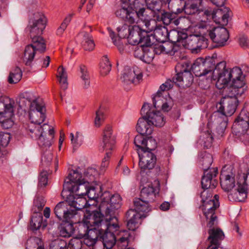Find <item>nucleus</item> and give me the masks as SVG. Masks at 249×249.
<instances>
[{
	"label": "nucleus",
	"instance_id": "obj_1",
	"mask_svg": "<svg viewBox=\"0 0 249 249\" xmlns=\"http://www.w3.org/2000/svg\"><path fill=\"white\" fill-rule=\"evenodd\" d=\"M46 23L47 19L41 13H35L29 20L26 30L29 32L33 44L27 45L24 50V61L26 66H31L36 51L43 53L46 50L45 41L41 35Z\"/></svg>",
	"mask_w": 249,
	"mask_h": 249
},
{
	"label": "nucleus",
	"instance_id": "obj_2",
	"mask_svg": "<svg viewBox=\"0 0 249 249\" xmlns=\"http://www.w3.org/2000/svg\"><path fill=\"white\" fill-rule=\"evenodd\" d=\"M121 7L115 14L117 17L129 23L134 24L138 19L144 21L146 27L150 25L151 16L146 11V0H120Z\"/></svg>",
	"mask_w": 249,
	"mask_h": 249
},
{
	"label": "nucleus",
	"instance_id": "obj_3",
	"mask_svg": "<svg viewBox=\"0 0 249 249\" xmlns=\"http://www.w3.org/2000/svg\"><path fill=\"white\" fill-rule=\"evenodd\" d=\"M26 132L33 139L37 140L40 147L47 148L52 145L54 136L53 127L47 124H40L29 123L25 124Z\"/></svg>",
	"mask_w": 249,
	"mask_h": 249
},
{
	"label": "nucleus",
	"instance_id": "obj_4",
	"mask_svg": "<svg viewBox=\"0 0 249 249\" xmlns=\"http://www.w3.org/2000/svg\"><path fill=\"white\" fill-rule=\"evenodd\" d=\"M97 233L99 240L102 242L106 249H112L115 245L120 249H126L129 244L134 240V235L126 230L120 231L118 235L119 237L118 239L115 234L111 232L98 230Z\"/></svg>",
	"mask_w": 249,
	"mask_h": 249
},
{
	"label": "nucleus",
	"instance_id": "obj_5",
	"mask_svg": "<svg viewBox=\"0 0 249 249\" xmlns=\"http://www.w3.org/2000/svg\"><path fill=\"white\" fill-rule=\"evenodd\" d=\"M82 175L76 170H71L64 180L62 195L66 191L76 192L78 196H84L88 194L89 189L88 188L89 182L82 179Z\"/></svg>",
	"mask_w": 249,
	"mask_h": 249
},
{
	"label": "nucleus",
	"instance_id": "obj_6",
	"mask_svg": "<svg viewBox=\"0 0 249 249\" xmlns=\"http://www.w3.org/2000/svg\"><path fill=\"white\" fill-rule=\"evenodd\" d=\"M202 33L215 44L213 47H223L229 38L228 30L224 27H212L209 24H205L201 28Z\"/></svg>",
	"mask_w": 249,
	"mask_h": 249
},
{
	"label": "nucleus",
	"instance_id": "obj_7",
	"mask_svg": "<svg viewBox=\"0 0 249 249\" xmlns=\"http://www.w3.org/2000/svg\"><path fill=\"white\" fill-rule=\"evenodd\" d=\"M249 112L242 109L235 120L232 126L233 133L245 144L249 142Z\"/></svg>",
	"mask_w": 249,
	"mask_h": 249
},
{
	"label": "nucleus",
	"instance_id": "obj_8",
	"mask_svg": "<svg viewBox=\"0 0 249 249\" xmlns=\"http://www.w3.org/2000/svg\"><path fill=\"white\" fill-rule=\"evenodd\" d=\"M99 209L105 214H114L121 207V197L119 194H111L108 191L102 193L100 197Z\"/></svg>",
	"mask_w": 249,
	"mask_h": 249
},
{
	"label": "nucleus",
	"instance_id": "obj_9",
	"mask_svg": "<svg viewBox=\"0 0 249 249\" xmlns=\"http://www.w3.org/2000/svg\"><path fill=\"white\" fill-rule=\"evenodd\" d=\"M191 63L189 61L178 62L175 67L177 73L174 80L178 82V87H190L194 81V77L191 72L190 66Z\"/></svg>",
	"mask_w": 249,
	"mask_h": 249
},
{
	"label": "nucleus",
	"instance_id": "obj_10",
	"mask_svg": "<svg viewBox=\"0 0 249 249\" xmlns=\"http://www.w3.org/2000/svg\"><path fill=\"white\" fill-rule=\"evenodd\" d=\"M211 80H216V87L220 89L231 81V73L230 69L226 68L225 61H223L215 65Z\"/></svg>",
	"mask_w": 249,
	"mask_h": 249
},
{
	"label": "nucleus",
	"instance_id": "obj_11",
	"mask_svg": "<svg viewBox=\"0 0 249 249\" xmlns=\"http://www.w3.org/2000/svg\"><path fill=\"white\" fill-rule=\"evenodd\" d=\"M214 67L213 60H204L200 57L197 58L193 65L191 64L190 68L196 77L206 76L207 79L211 80Z\"/></svg>",
	"mask_w": 249,
	"mask_h": 249
},
{
	"label": "nucleus",
	"instance_id": "obj_12",
	"mask_svg": "<svg viewBox=\"0 0 249 249\" xmlns=\"http://www.w3.org/2000/svg\"><path fill=\"white\" fill-rule=\"evenodd\" d=\"M130 29V35L128 36V42L129 44L132 45L141 44V45L147 46L152 44L150 32L147 30L142 29L136 25L131 26Z\"/></svg>",
	"mask_w": 249,
	"mask_h": 249
},
{
	"label": "nucleus",
	"instance_id": "obj_13",
	"mask_svg": "<svg viewBox=\"0 0 249 249\" xmlns=\"http://www.w3.org/2000/svg\"><path fill=\"white\" fill-rule=\"evenodd\" d=\"M202 205L200 206L206 217L210 216V214H214L216 209L219 207V196L218 195H213L209 191H203L200 194Z\"/></svg>",
	"mask_w": 249,
	"mask_h": 249
},
{
	"label": "nucleus",
	"instance_id": "obj_14",
	"mask_svg": "<svg viewBox=\"0 0 249 249\" xmlns=\"http://www.w3.org/2000/svg\"><path fill=\"white\" fill-rule=\"evenodd\" d=\"M142 115L145 114L147 119L154 125L157 127H162L165 123V120L161 112L156 111L154 108L150 107L148 103H144L142 106L141 111Z\"/></svg>",
	"mask_w": 249,
	"mask_h": 249
},
{
	"label": "nucleus",
	"instance_id": "obj_15",
	"mask_svg": "<svg viewBox=\"0 0 249 249\" xmlns=\"http://www.w3.org/2000/svg\"><path fill=\"white\" fill-rule=\"evenodd\" d=\"M103 143V148L106 153L102 161L109 162L111 151L114 149L116 143V137L113 134L112 127L109 125H107L104 130Z\"/></svg>",
	"mask_w": 249,
	"mask_h": 249
},
{
	"label": "nucleus",
	"instance_id": "obj_16",
	"mask_svg": "<svg viewBox=\"0 0 249 249\" xmlns=\"http://www.w3.org/2000/svg\"><path fill=\"white\" fill-rule=\"evenodd\" d=\"M46 108L43 103L37 100H34L31 104L29 118L31 122L35 124H41L46 119Z\"/></svg>",
	"mask_w": 249,
	"mask_h": 249
},
{
	"label": "nucleus",
	"instance_id": "obj_17",
	"mask_svg": "<svg viewBox=\"0 0 249 249\" xmlns=\"http://www.w3.org/2000/svg\"><path fill=\"white\" fill-rule=\"evenodd\" d=\"M131 26H128L127 24H124L121 27H118L117 28L118 32V36L119 38L117 39L115 33L110 28H108L109 36L112 40L113 44L117 46L119 51L122 53L124 50V45L123 43L121 38H124L129 36L130 33V27Z\"/></svg>",
	"mask_w": 249,
	"mask_h": 249
},
{
	"label": "nucleus",
	"instance_id": "obj_18",
	"mask_svg": "<svg viewBox=\"0 0 249 249\" xmlns=\"http://www.w3.org/2000/svg\"><path fill=\"white\" fill-rule=\"evenodd\" d=\"M238 103L237 98L223 97L216 106L217 111L226 116H231L235 112Z\"/></svg>",
	"mask_w": 249,
	"mask_h": 249
},
{
	"label": "nucleus",
	"instance_id": "obj_19",
	"mask_svg": "<svg viewBox=\"0 0 249 249\" xmlns=\"http://www.w3.org/2000/svg\"><path fill=\"white\" fill-rule=\"evenodd\" d=\"M54 213L60 221H67L73 219L77 215L75 210H72L71 207H68L67 202H60L54 207Z\"/></svg>",
	"mask_w": 249,
	"mask_h": 249
},
{
	"label": "nucleus",
	"instance_id": "obj_20",
	"mask_svg": "<svg viewBox=\"0 0 249 249\" xmlns=\"http://www.w3.org/2000/svg\"><path fill=\"white\" fill-rule=\"evenodd\" d=\"M146 217L144 214H141L134 211L132 209L127 211L125 214L126 221H127V227L129 231H127L131 233L132 235H134V239L135 238L134 231L138 229L142 223V219Z\"/></svg>",
	"mask_w": 249,
	"mask_h": 249
},
{
	"label": "nucleus",
	"instance_id": "obj_21",
	"mask_svg": "<svg viewBox=\"0 0 249 249\" xmlns=\"http://www.w3.org/2000/svg\"><path fill=\"white\" fill-rule=\"evenodd\" d=\"M139 157V166L141 172L152 169L156 163L157 158L154 154L150 151H143L138 153Z\"/></svg>",
	"mask_w": 249,
	"mask_h": 249
},
{
	"label": "nucleus",
	"instance_id": "obj_22",
	"mask_svg": "<svg viewBox=\"0 0 249 249\" xmlns=\"http://www.w3.org/2000/svg\"><path fill=\"white\" fill-rule=\"evenodd\" d=\"M103 213L99 209V211L86 210L84 217L91 227H95L97 229H100V227L103 228L106 218V214Z\"/></svg>",
	"mask_w": 249,
	"mask_h": 249
},
{
	"label": "nucleus",
	"instance_id": "obj_23",
	"mask_svg": "<svg viewBox=\"0 0 249 249\" xmlns=\"http://www.w3.org/2000/svg\"><path fill=\"white\" fill-rule=\"evenodd\" d=\"M218 174L217 168H212L209 171H204L201 178V186L204 191L209 188L214 189L218 184L216 177Z\"/></svg>",
	"mask_w": 249,
	"mask_h": 249
},
{
	"label": "nucleus",
	"instance_id": "obj_24",
	"mask_svg": "<svg viewBox=\"0 0 249 249\" xmlns=\"http://www.w3.org/2000/svg\"><path fill=\"white\" fill-rule=\"evenodd\" d=\"M248 173L244 176V180L242 183H238V188L236 191L230 194L228 196L229 199L238 202H243L247 197L248 185L247 183Z\"/></svg>",
	"mask_w": 249,
	"mask_h": 249
},
{
	"label": "nucleus",
	"instance_id": "obj_25",
	"mask_svg": "<svg viewBox=\"0 0 249 249\" xmlns=\"http://www.w3.org/2000/svg\"><path fill=\"white\" fill-rule=\"evenodd\" d=\"M208 233L209 235L207 240L209 241L210 245L207 249H217L219 248L221 242L225 237L222 230L218 228H213L208 230Z\"/></svg>",
	"mask_w": 249,
	"mask_h": 249
},
{
	"label": "nucleus",
	"instance_id": "obj_26",
	"mask_svg": "<svg viewBox=\"0 0 249 249\" xmlns=\"http://www.w3.org/2000/svg\"><path fill=\"white\" fill-rule=\"evenodd\" d=\"M220 185L225 192L231 191L235 186L234 175L233 173H228L222 168L220 177Z\"/></svg>",
	"mask_w": 249,
	"mask_h": 249
},
{
	"label": "nucleus",
	"instance_id": "obj_27",
	"mask_svg": "<svg viewBox=\"0 0 249 249\" xmlns=\"http://www.w3.org/2000/svg\"><path fill=\"white\" fill-rule=\"evenodd\" d=\"M231 12L228 7L223 6L213 12V19L217 24L223 26H226L228 23V18Z\"/></svg>",
	"mask_w": 249,
	"mask_h": 249
},
{
	"label": "nucleus",
	"instance_id": "obj_28",
	"mask_svg": "<svg viewBox=\"0 0 249 249\" xmlns=\"http://www.w3.org/2000/svg\"><path fill=\"white\" fill-rule=\"evenodd\" d=\"M14 102L7 97H0V116L6 115L11 117L14 115Z\"/></svg>",
	"mask_w": 249,
	"mask_h": 249
},
{
	"label": "nucleus",
	"instance_id": "obj_29",
	"mask_svg": "<svg viewBox=\"0 0 249 249\" xmlns=\"http://www.w3.org/2000/svg\"><path fill=\"white\" fill-rule=\"evenodd\" d=\"M135 70H129L127 72H124L121 79L124 83V86L129 85L133 84H138L141 80H142V72L136 73Z\"/></svg>",
	"mask_w": 249,
	"mask_h": 249
},
{
	"label": "nucleus",
	"instance_id": "obj_30",
	"mask_svg": "<svg viewBox=\"0 0 249 249\" xmlns=\"http://www.w3.org/2000/svg\"><path fill=\"white\" fill-rule=\"evenodd\" d=\"M120 227L118 222V219L114 214H106L105 223L103 228L99 230L105 231L114 233L119 230Z\"/></svg>",
	"mask_w": 249,
	"mask_h": 249
},
{
	"label": "nucleus",
	"instance_id": "obj_31",
	"mask_svg": "<svg viewBox=\"0 0 249 249\" xmlns=\"http://www.w3.org/2000/svg\"><path fill=\"white\" fill-rule=\"evenodd\" d=\"M153 127L145 115L139 118L136 125L137 132L142 135L148 136L153 132Z\"/></svg>",
	"mask_w": 249,
	"mask_h": 249
},
{
	"label": "nucleus",
	"instance_id": "obj_32",
	"mask_svg": "<svg viewBox=\"0 0 249 249\" xmlns=\"http://www.w3.org/2000/svg\"><path fill=\"white\" fill-rule=\"evenodd\" d=\"M153 43L149 46H145L142 45L141 49H139L135 52V54H137L140 59L147 63H149L154 58V53L152 50Z\"/></svg>",
	"mask_w": 249,
	"mask_h": 249
},
{
	"label": "nucleus",
	"instance_id": "obj_33",
	"mask_svg": "<svg viewBox=\"0 0 249 249\" xmlns=\"http://www.w3.org/2000/svg\"><path fill=\"white\" fill-rule=\"evenodd\" d=\"M74 223H76L74 219L67 221H62L61 224L58 227L60 236L65 238L71 237L75 231L73 227Z\"/></svg>",
	"mask_w": 249,
	"mask_h": 249
},
{
	"label": "nucleus",
	"instance_id": "obj_34",
	"mask_svg": "<svg viewBox=\"0 0 249 249\" xmlns=\"http://www.w3.org/2000/svg\"><path fill=\"white\" fill-rule=\"evenodd\" d=\"M74 229L75 231L77 232V236L79 238H83L88 235L90 230H97L96 228H91L84 217L82 221L77 223Z\"/></svg>",
	"mask_w": 249,
	"mask_h": 249
},
{
	"label": "nucleus",
	"instance_id": "obj_35",
	"mask_svg": "<svg viewBox=\"0 0 249 249\" xmlns=\"http://www.w3.org/2000/svg\"><path fill=\"white\" fill-rule=\"evenodd\" d=\"M213 162L212 155L206 151L201 152L198 155V165L203 171H209Z\"/></svg>",
	"mask_w": 249,
	"mask_h": 249
},
{
	"label": "nucleus",
	"instance_id": "obj_36",
	"mask_svg": "<svg viewBox=\"0 0 249 249\" xmlns=\"http://www.w3.org/2000/svg\"><path fill=\"white\" fill-rule=\"evenodd\" d=\"M157 15L160 16L159 18H157V19L161 20L165 25H168L173 23L177 25L179 22L177 19V15L172 12L171 13L164 10H160Z\"/></svg>",
	"mask_w": 249,
	"mask_h": 249
},
{
	"label": "nucleus",
	"instance_id": "obj_37",
	"mask_svg": "<svg viewBox=\"0 0 249 249\" xmlns=\"http://www.w3.org/2000/svg\"><path fill=\"white\" fill-rule=\"evenodd\" d=\"M98 231V229L90 230L89 233L83 238L84 244L89 247H91V249H97V245L99 244Z\"/></svg>",
	"mask_w": 249,
	"mask_h": 249
},
{
	"label": "nucleus",
	"instance_id": "obj_38",
	"mask_svg": "<svg viewBox=\"0 0 249 249\" xmlns=\"http://www.w3.org/2000/svg\"><path fill=\"white\" fill-rule=\"evenodd\" d=\"M133 202L135 207L134 211L141 214H144L146 216V213L151 210L149 204L150 202L142 200L141 198H135Z\"/></svg>",
	"mask_w": 249,
	"mask_h": 249
},
{
	"label": "nucleus",
	"instance_id": "obj_39",
	"mask_svg": "<svg viewBox=\"0 0 249 249\" xmlns=\"http://www.w3.org/2000/svg\"><path fill=\"white\" fill-rule=\"evenodd\" d=\"M156 191L152 185L144 187L141 191L140 198L147 202H153L156 198Z\"/></svg>",
	"mask_w": 249,
	"mask_h": 249
},
{
	"label": "nucleus",
	"instance_id": "obj_40",
	"mask_svg": "<svg viewBox=\"0 0 249 249\" xmlns=\"http://www.w3.org/2000/svg\"><path fill=\"white\" fill-rule=\"evenodd\" d=\"M146 11L149 16H151V19L153 18H159L160 16L157 14L160 10V5L157 0H146Z\"/></svg>",
	"mask_w": 249,
	"mask_h": 249
},
{
	"label": "nucleus",
	"instance_id": "obj_41",
	"mask_svg": "<svg viewBox=\"0 0 249 249\" xmlns=\"http://www.w3.org/2000/svg\"><path fill=\"white\" fill-rule=\"evenodd\" d=\"M187 37V34L186 33L176 30H173L169 32L168 39L173 44L178 42H181L182 45H184V41Z\"/></svg>",
	"mask_w": 249,
	"mask_h": 249
},
{
	"label": "nucleus",
	"instance_id": "obj_42",
	"mask_svg": "<svg viewBox=\"0 0 249 249\" xmlns=\"http://www.w3.org/2000/svg\"><path fill=\"white\" fill-rule=\"evenodd\" d=\"M185 2V0H169L168 3V8L172 13L177 15L183 12Z\"/></svg>",
	"mask_w": 249,
	"mask_h": 249
},
{
	"label": "nucleus",
	"instance_id": "obj_43",
	"mask_svg": "<svg viewBox=\"0 0 249 249\" xmlns=\"http://www.w3.org/2000/svg\"><path fill=\"white\" fill-rule=\"evenodd\" d=\"M161 92L158 91L157 94L152 98L153 104L155 108H158L161 107L162 110L164 111H168L172 106L169 105L167 102L163 103L162 102V97H161Z\"/></svg>",
	"mask_w": 249,
	"mask_h": 249
},
{
	"label": "nucleus",
	"instance_id": "obj_44",
	"mask_svg": "<svg viewBox=\"0 0 249 249\" xmlns=\"http://www.w3.org/2000/svg\"><path fill=\"white\" fill-rule=\"evenodd\" d=\"M199 5L197 0H185L183 11L186 15H194L199 12Z\"/></svg>",
	"mask_w": 249,
	"mask_h": 249
},
{
	"label": "nucleus",
	"instance_id": "obj_45",
	"mask_svg": "<svg viewBox=\"0 0 249 249\" xmlns=\"http://www.w3.org/2000/svg\"><path fill=\"white\" fill-rule=\"evenodd\" d=\"M30 222V229L34 231L39 229L42 225L43 216L41 213H34Z\"/></svg>",
	"mask_w": 249,
	"mask_h": 249
},
{
	"label": "nucleus",
	"instance_id": "obj_46",
	"mask_svg": "<svg viewBox=\"0 0 249 249\" xmlns=\"http://www.w3.org/2000/svg\"><path fill=\"white\" fill-rule=\"evenodd\" d=\"M169 32L165 27L156 29L154 32V36L159 42H164L168 39Z\"/></svg>",
	"mask_w": 249,
	"mask_h": 249
},
{
	"label": "nucleus",
	"instance_id": "obj_47",
	"mask_svg": "<svg viewBox=\"0 0 249 249\" xmlns=\"http://www.w3.org/2000/svg\"><path fill=\"white\" fill-rule=\"evenodd\" d=\"M83 40L82 41V46L85 50L91 51H92L95 47V44L91 35L87 31L83 32Z\"/></svg>",
	"mask_w": 249,
	"mask_h": 249
},
{
	"label": "nucleus",
	"instance_id": "obj_48",
	"mask_svg": "<svg viewBox=\"0 0 249 249\" xmlns=\"http://www.w3.org/2000/svg\"><path fill=\"white\" fill-rule=\"evenodd\" d=\"M22 75L21 69L16 67L10 71L8 81L10 84L17 83L21 79Z\"/></svg>",
	"mask_w": 249,
	"mask_h": 249
},
{
	"label": "nucleus",
	"instance_id": "obj_49",
	"mask_svg": "<svg viewBox=\"0 0 249 249\" xmlns=\"http://www.w3.org/2000/svg\"><path fill=\"white\" fill-rule=\"evenodd\" d=\"M45 203L46 201L44 197L42 196H36L34 200L32 211L34 213H40V212L42 210Z\"/></svg>",
	"mask_w": 249,
	"mask_h": 249
},
{
	"label": "nucleus",
	"instance_id": "obj_50",
	"mask_svg": "<svg viewBox=\"0 0 249 249\" xmlns=\"http://www.w3.org/2000/svg\"><path fill=\"white\" fill-rule=\"evenodd\" d=\"M100 69L101 74L103 76L107 75L111 69V65L106 55L104 56L102 59L100 64Z\"/></svg>",
	"mask_w": 249,
	"mask_h": 249
},
{
	"label": "nucleus",
	"instance_id": "obj_51",
	"mask_svg": "<svg viewBox=\"0 0 249 249\" xmlns=\"http://www.w3.org/2000/svg\"><path fill=\"white\" fill-rule=\"evenodd\" d=\"M57 77L62 88L65 89L67 88V74L64 67L62 66L59 67L57 70Z\"/></svg>",
	"mask_w": 249,
	"mask_h": 249
},
{
	"label": "nucleus",
	"instance_id": "obj_52",
	"mask_svg": "<svg viewBox=\"0 0 249 249\" xmlns=\"http://www.w3.org/2000/svg\"><path fill=\"white\" fill-rule=\"evenodd\" d=\"M199 39V35H193L189 37L187 36V38L184 41V44L187 43L188 47L192 51V52L196 53L197 48L196 45H197Z\"/></svg>",
	"mask_w": 249,
	"mask_h": 249
},
{
	"label": "nucleus",
	"instance_id": "obj_53",
	"mask_svg": "<svg viewBox=\"0 0 249 249\" xmlns=\"http://www.w3.org/2000/svg\"><path fill=\"white\" fill-rule=\"evenodd\" d=\"M144 135L138 134L134 138V143L137 147V153L142 152L144 150V146L147 137H144Z\"/></svg>",
	"mask_w": 249,
	"mask_h": 249
},
{
	"label": "nucleus",
	"instance_id": "obj_54",
	"mask_svg": "<svg viewBox=\"0 0 249 249\" xmlns=\"http://www.w3.org/2000/svg\"><path fill=\"white\" fill-rule=\"evenodd\" d=\"M39 246L44 247L42 240L39 237H32L27 241L26 249L38 248Z\"/></svg>",
	"mask_w": 249,
	"mask_h": 249
},
{
	"label": "nucleus",
	"instance_id": "obj_55",
	"mask_svg": "<svg viewBox=\"0 0 249 249\" xmlns=\"http://www.w3.org/2000/svg\"><path fill=\"white\" fill-rule=\"evenodd\" d=\"M73 15V14H69L64 18L60 26L56 30V34L57 36H62L68 25L71 21Z\"/></svg>",
	"mask_w": 249,
	"mask_h": 249
},
{
	"label": "nucleus",
	"instance_id": "obj_56",
	"mask_svg": "<svg viewBox=\"0 0 249 249\" xmlns=\"http://www.w3.org/2000/svg\"><path fill=\"white\" fill-rule=\"evenodd\" d=\"M81 78L84 82V88L88 89L89 87L90 81L89 76L87 71V69L85 65H81L80 66Z\"/></svg>",
	"mask_w": 249,
	"mask_h": 249
},
{
	"label": "nucleus",
	"instance_id": "obj_57",
	"mask_svg": "<svg viewBox=\"0 0 249 249\" xmlns=\"http://www.w3.org/2000/svg\"><path fill=\"white\" fill-rule=\"evenodd\" d=\"M223 89V93L225 95L224 97H229V98H237L236 89L233 85L229 84L224 86Z\"/></svg>",
	"mask_w": 249,
	"mask_h": 249
},
{
	"label": "nucleus",
	"instance_id": "obj_58",
	"mask_svg": "<svg viewBox=\"0 0 249 249\" xmlns=\"http://www.w3.org/2000/svg\"><path fill=\"white\" fill-rule=\"evenodd\" d=\"M16 101L18 105L19 108L23 110V111L25 112L28 109V106L30 107L31 104L32 103V102L23 96V97L20 96L16 100Z\"/></svg>",
	"mask_w": 249,
	"mask_h": 249
},
{
	"label": "nucleus",
	"instance_id": "obj_59",
	"mask_svg": "<svg viewBox=\"0 0 249 249\" xmlns=\"http://www.w3.org/2000/svg\"><path fill=\"white\" fill-rule=\"evenodd\" d=\"M201 33H202L201 32ZM202 36H199V39L197 45H196V53H197L201 49L206 48L208 47V38L209 36H206L202 33Z\"/></svg>",
	"mask_w": 249,
	"mask_h": 249
},
{
	"label": "nucleus",
	"instance_id": "obj_60",
	"mask_svg": "<svg viewBox=\"0 0 249 249\" xmlns=\"http://www.w3.org/2000/svg\"><path fill=\"white\" fill-rule=\"evenodd\" d=\"M157 146V143L156 140L151 137H148L144 146V150L152 152L156 149Z\"/></svg>",
	"mask_w": 249,
	"mask_h": 249
},
{
	"label": "nucleus",
	"instance_id": "obj_61",
	"mask_svg": "<svg viewBox=\"0 0 249 249\" xmlns=\"http://www.w3.org/2000/svg\"><path fill=\"white\" fill-rule=\"evenodd\" d=\"M81 238H73L71 239L68 245L67 244V249H80L82 247V241L80 240Z\"/></svg>",
	"mask_w": 249,
	"mask_h": 249
},
{
	"label": "nucleus",
	"instance_id": "obj_62",
	"mask_svg": "<svg viewBox=\"0 0 249 249\" xmlns=\"http://www.w3.org/2000/svg\"><path fill=\"white\" fill-rule=\"evenodd\" d=\"M0 124L3 128L7 129L12 127L14 124V122L11 120V117L3 115L0 116Z\"/></svg>",
	"mask_w": 249,
	"mask_h": 249
},
{
	"label": "nucleus",
	"instance_id": "obj_63",
	"mask_svg": "<svg viewBox=\"0 0 249 249\" xmlns=\"http://www.w3.org/2000/svg\"><path fill=\"white\" fill-rule=\"evenodd\" d=\"M87 204V200L83 197H76L75 201L74 209L72 210H75L77 212L78 210H80L85 208Z\"/></svg>",
	"mask_w": 249,
	"mask_h": 249
},
{
	"label": "nucleus",
	"instance_id": "obj_64",
	"mask_svg": "<svg viewBox=\"0 0 249 249\" xmlns=\"http://www.w3.org/2000/svg\"><path fill=\"white\" fill-rule=\"evenodd\" d=\"M105 120V115L103 111L100 107L96 111V117L94 120V124L96 126L99 127Z\"/></svg>",
	"mask_w": 249,
	"mask_h": 249
}]
</instances>
